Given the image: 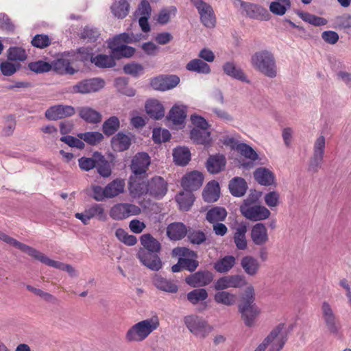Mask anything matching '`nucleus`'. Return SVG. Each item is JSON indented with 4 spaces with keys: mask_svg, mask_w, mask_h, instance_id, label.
I'll use <instances>...</instances> for the list:
<instances>
[{
    "mask_svg": "<svg viewBox=\"0 0 351 351\" xmlns=\"http://www.w3.org/2000/svg\"><path fill=\"white\" fill-rule=\"evenodd\" d=\"M160 326L159 318L157 315L143 319L132 326L125 333V340L128 342H141L156 330Z\"/></svg>",
    "mask_w": 351,
    "mask_h": 351,
    "instance_id": "nucleus-1",
    "label": "nucleus"
},
{
    "mask_svg": "<svg viewBox=\"0 0 351 351\" xmlns=\"http://www.w3.org/2000/svg\"><path fill=\"white\" fill-rule=\"evenodd\" d=\"M252 67L264 75L274 78L277 76V66L274 54L268 50L255 52L250 60Z\"/></svg>",
    "mask_w": 351,
    "mask_h": 351,
    "instance_id": "nucleus-2",
    "label": "nucleus"
},
{
    "mask_svg": "<svg viewBox=\"0 0 351 351\" xmlns=\"http://www.w3.org/2000/svg\"><path fill=\"white\" fill-rule=\"evenodd\" d=\"M141 34L123 33L115 36L109 43V47L112 50L113 57L120 59L122 58H130L133 56L135 50L133 47H129L124 43L136 42L141 39Z\"/></svg>",
    "mask_w": 351,
    "mask_h": 351,
    "instance_id": "nucleus-3",
    "label": "nucleus"
},
{
    "mask_svg": "<svg viewBox=\"0 0 351 351\" xmlns=\"http://www.w3.org/2000/svg\"><path fill=\"white\" fill-rule=\"evenodd\" d=\"M255 293L252 287H248L242 297L239 305V311L245 326L252 327L254 325L255 319L260 313V309L254 303Z\"/></svg>",
    "mask_w": 351,
    "mask_h": 351,
    "instance_id": "nucleus-4",
    "label": "nucleus"
},
{
    "mask_svg": "<svg viewBox=\"0 0 351 351\" xmlns=\"http://www.w3.org/2000/svg\"><path fill=\"white\" fill-rule=\"evenodd\" d=\"M256 199H245L240 206L241 214L247 219L253 221H262L269 218L270 211L265 207L257 205Z\"/></svg>",
    "mask_w": 351,
    "mask_h": 351,
    "instance_id": "nucleus-5",
    "label": "nucleus"
},
{
    "mask_svg": "<svg viewBox=\"0 0 351 351\" xmlns=\"http://www.w3.org/2000/svg\"><path fill=\"white\" fill-rule=\"evenodd\" d=\"M184 322L191 332L201 338L206 337L213 330L204 319L195 315L185 316Z\"/></svg>",
    "mask_w": 351,
    "mask_h": 351,
    "instance_id": "nucleus-6",
    "label": "nucleus"
},
{
    "mask_svg": "<svg viewBox=\"0 0 351 351\" xmlns=\"http://www.w3.org/2000/svg\"><path fill=\"white\" fill-rule=\"evenodd\" d=\"M105 86L104 80L98 77L82 80L70 88L72 93L89 94L95 93Z\"/></svg>",
    "mask_w": 351,
    "mask_h": 351,
    "instance_id": "nucleus-7",
    "label": "nucleus"
},
{
    "mask_svg": "<svg viewBox=\"0 0 351 351\" xmlns=\"http://www.w3.org/2000/svg\"><path fill=\"white\" fill-rule=\"evenodd\" d=\"M326 148V138L321 135L316 138L313 144V152L311 158L308 171L316 173L321 168Z\"/></svg>",
    "mask_w": 351,
    "mask_h": 351,
    "instance_id": "nucleus-8",
    "label": "nucleus"
},
{
    "mask_svg": "<svg viewBox=\"0 0 351 351\" xmlns=\"http://www.w3.org/2000/svg\"><path fill=\"white\" fill-rule=\"evenodd\" d=\"M199 14L201 23L208 28H213L216 24V17L212 6L203 0H191Z\"/></svg>",
    "mask_w": 351,
    "mask_h": 351,
    "instance_id": "nucleus-9",
    "label": "nucleus"
},
{
    "mask_svg": "<svg viewBox=\"0 0 351 351\" xmlns=\"http://www.w3.org/2000/svg\"><path fill=\"white\" fill-rule=\"evenodd\" d=\"M172 254L179 256L183 269L193 272L197 268L199 262L195 259L197 255L193 251L186 247H178L173 250Z\"/></svg>",
    "mask_w": 351,
    "mask_h": 351,
    "instance_id": "nucleus-10",
    "label": "nucleus"
},
{
    "mask_svg": "<svg viewBox=\"0 0 351 351\" xmlns=\"http://www.w3.org/2000/svg\"><path fill=\"white\" fill-rule=\"evenodd\" d=\"M321 310L322 318L327 330L332 334H337L341 325L330 304L328 302H324Z\"/></svg>",
    "mask_w": 351,
    "mask_h": 351,
    "instance_id": "nucleus-11",
    "label": "nucleus"
},
{
    "mask_svg": "<svg viewBox=\"0 0 351 351\" xmlns=\"http://www.w3.org/2000/svg\"><path fill=\"white\" fill-rule=\"evenodd\" d=\"M151 163L148 154L145 152L137 153L132 159L130 169L133 176H147V171Z\"/></svg>",
    "mask_w": 351,
    "mask_h": 351,
    "instance_id": "nucleus-12",
    "label": "nucleus"
},
{
    "mask_svg": "<svg viewBox=\"0 0 351 351\" xmlns=\"http://www.w3.org/2000/svg\"><path fill=\"white\" fill-rule=\"evenodd\" d=\"M141 208L131 204H117L111 208L110 216L115 220H121L141 213Z\"/></svg>",
    "mask_w": 351,
    "mask_h": 351,
    "instance_id": "nucleus-13",
    "label": "nucleus"
},
{
    "mask_svg": "<svg viewBox=\"0 0 351 351\" xmlns=\"http://www.w3.org/2000/svg\"><path fill=\"white\" fill-rule=\"evenodd\" d=\"M158 252H152L146 250H139L137 257L141 263L152 271H158L162 268V263Z\"/></svg>",
    "mask_w": 351,
    "mask_h": 351,
    "instance_id": "nucleus-14",
    "label": "nucleus"
},
{
    "mask_svg": "<svg viewBox=\"0 0 351 351\" xmlns=\"http://www.w3.org/2000/svg\"><path fill=\"white\" fill-rule=\"evenodd\" d=\"M237 2L245 12V15L251 19L257 20H268V11L263 7L250 3H246L241 0Z\"/></svg>",
    "mask_w": 351,
    "mask_h": 351,
    "instance_id": "nucleus-15",
    "label": "nucleus"
},
{
    "mask_svg": "<svg viewBox=\"0 0 351 351\" xmlns=\"http://www.w3.org/2000/svg\"><path fill=\"white\" fill-rule=\"evenodd\" d=\"M75 113V108L71 106L56 105L50 107L45 111V117L51 121L71 117Z\"/></svg>",
    "mask_w": 351,
    "mask_h": 351,
    "instance_id": "nucleus-16",
    "label": "nucleus"
},
{
    "mask_svg": "<svg viewBox=\"0 0 351 351\" xmlns=\"http://www.w3.org/2000/svg\"><path fill=\"white\" fill-rule=\"evenodd\" d=\"M245 279L241 275H232L221 277L215 284L216 290H223L228 288H239L246 285Z\"/></svg>",
    "mask_w": 351,
    "mask_h": 351,
    "instance_id": "nucleus-17",
    "label": "nucleus"
},
{
    "mask_svg": "<svg viewBox=\"0 0 351 351\" xmlns=\"http://www.w3.org/2000/svg\"><path fill=\"white\" fill-rule=\"evenodd\" d=\"M204 176L198 171H193L185 174L181 182L182 186L186 191H192L199 189L203 183Z\"/></svg>",
    "mask_w": 351,
    "mask_h": 351,
    "instance_id": "nucleus-18",
    "label": "nucleus"
},
{
    "mask_svg": "<svg viewBox=\"0 0 351 351\" xmlns=\"http://www.w3.org/2000/svg\"><path fill=\"white\" fill-rule=\"evenodd\" d=\"M213 275L208 271H199L186 277V284L193 287H204L210 284Z\"/></svg>",
    "mask_w": 351,
    "mask_h": 351,
    "instance_id": "nucleus-19",
    "label": "nucleus"
},
{
    "mask_svg": "<svg viewBox=\"0 0 351 351\" xmlns=\"http://www.w3.org/2000/svg\"><path fill=\"white\" fill-rule=\"evenodd\" d=\"M180 82L177 75L160 76L152 79L151 85L155 90H167L176 87Z\"/></svg>",
    "mask_w": 351,
    "mask_h": 351,
    "instance_id": "nucleus-20",
    "label": "nucleus"
},
{
    "mask_svg": "<svg viewBox=\"0 0 351 351\" xmlns=\"http://www.w3.org/2000/svg\"><path fill=\"white\" fill-rule=\"evenodd\" d=\"M145 177L139 176H131L129 182V190L131 195L135 197H140L148 193V184L144 180Z\"/></svg>",
    "mask_w": 351,
    "mask_h": 351,
    "instance_id": "nucleus-21",
    "label": "nucleus"
},
{
    "mask_svg": "<svg viewBox=\"0 0 351 351\" xmlns=\"http://www.w3.org/2000/svg\"><path fill=\"white\" fill-rule=\"evenodd\" d=\"M148 193L153 196H165L167 191V182L160 176H155L147 182Z\"/></svg>",
    "mask_w": 351,
    "mask_h": 351,
    "instance_id": "nucleus-22",
    "label": "nucleus"
},
{
    "mask_svg": "<svg viewBox=\"0 0 351 351\" xmlns=\"http://www.w3.org/2000/svg\"><path fill=\"white\" fill-rule=\"evenodd\" d=\"M0 239L3 242L20 250L21 252L27 254L34 258H35L36 254H38V250L36 249L18 241L15 239L10 237L1 231H0Z\"/></svg>",
    "mask_w": 351,
    "mask_h": 351,
    "instance_id": "nucleus-23",
    "label": "nucleus"
},
{
    "mask_svg": "<svg viewBox=\"0 0 351 351\" xmlns=\"http://www.w3.org/2000/svg\"><path fill=\"white\" fill-rule=\"evenodd\" d=\"M251 239L256 245H265L268 241L267 230L263 223H258L252 227Z\"/></svg>",
    "mask_w": 351,
    "mask_h": 351,
    "instance_id": "nucleus-24",
    "label": "nucleus"
},
{
    "mask_svg": "<svg viewBox=\"0 0 351 351\" xmlns=\"http://www.w3.org/2000/svg\"><path fill=\"white\" fill-rule=\"evenodd\" d=\"M226 160L223 155L210 156L206 161V169L212 174H216L224 169Z\"/></svg>",
    "mask_w": 351,
    "mask_h": 351,
    "instance_id": "nucleus-25",
    "label": "nucleus"
},
{
    "mask_svg": "<svg viewBox=\"0 0 351 351\" xmlns=\"http://www.w3.org/2000/svg\"><path fill=\"white\" fill-rule=\"evenodd\" d=\"M35 259L40 261L46 265L66 271L71 276L75 274V269L71 265L51 260L40 251H38V254H36Z\"/></svg>",
    "mask_w": 351,
    "mask_h": 351,
    "instance_id": "nucleus-26",
    "label": "nucleus"
},
{
    "mask_svg": "<svg viewBox=\"0 0 351 351\" xmlns=\"http://www.w3.org/2000/svg\"><path fill=\"white\" fill-rule=\"evenodd\" d=\"M153 284L158 289L165 292L175 293L178 291V287L175 283L159 274L154 275Z\"/></svg>",
    "mask_w": 351,
    "mask_h": 351,
    "instance_id": "nucleus-27",
    "label": "nucleus"
},
{
    "mask_svg": "<svg viewBox=\"0 0 351 351\" xmlns=\"http://www.w3.org/2000/svg\"><path fill=\"white\" fill-rule=\"evenodd\" d=\"M190 137L194 143L205 146L210 145L211 142L210 132L209 131V128H193L190 132Z\"/></svg>",
    "mask_w": 351,
    "mask_h": 351,
    "instance_id": "nucleus-28",
    "label": "nucleus"
},
{
    "mask_svg": "<svg viewBox=\"0 0 351 351\" xmlns=\"http://www.w3.org/2000/svg\"><path fill=\"white\" fill-rule=\"evenodd\" d=\"M223 71L227 75L232 78L241 82H249L243 70L239 66H237L234 62H226L223 65Z\"/></svg>",
    "mask_w": 351,
    "mask_h": 351,
    "instance_id": "nucleus-29",
    "label": "nucleus"
},
{
    "mask_svg": "<svg viewBox=\"0 0 351 351\" xmlns=\"http://www.w3.org/2000/svg\"><path fill=\"white\" fill-rule=\"evenodd\" d=\"M145 110L147 114L154 119H160L165 115L162 104L156 99H150L146 102Z\"/></svg>",
    "mask_w": 351,
    "mask_h": 351,
    "instance_id": "nucleus-30",
    "label": "nucleus"
},
{
    "mask_svg": "<svg viewBox=\"0 0 351 351\" xmlns=\"http://www.w3.org/2000/svg\"><path fill=\"white\" fill-rule=\"evenodd\" d=\"M241 266L247 275L254 276L258 274L261 265L256 258L248 255L241 258Z\"/></svg>",
    "mask_w": 351,
    "mask_h": 351,
    "instance_id": "nucleus-31",
    "label": "nucleus"
},
{
    "mask_svg": "<svg viewBox=\"0 0 351 351\" xmlns=\"http://www.w3.org/2000/svg\"><path fill=\"white\" fill-rule=\"evenodd\" d=\"M111 145L114 151L123 152L129 149L131 138L128 135L121 132L112 138Z\"/></svg>",
    "mask_w": 351,
    "mask_h": 351,
    "instance_id": "nucleus-32",
    "label": "nucleus"
},
{
    "mask_svg": "<svg viewBox=\"0 0 351 351\" xmlns=\"http://www.w3.org/2000/svg\"><path fill=\"white\" fill-rule=\"evenodd\" d=\"M186 233L185 225L180 222L171 223L167 228V234L171 240H180L186 236Z\"/></svg>",
    "mask_w": 351,
    "mask_h": 351,
    "instance_id": "nucleus-33",
    "label": "nucleus"
},
{
    "mask_svg": "<svg viewBox=\"0 0 351 351\" xmlns=\"http://www.w3.org/2000/svg\"><path fill=\"white\" fill-rule=\"evenodd\" d=\"M125 183L121 178H117L105 187V197H115L124 191Z\"/></svg>",
    "mask_w": 351,
    "mask_h": 351,
    "instance_id": "nucleus-34",
    "label": "nucleus"
},
{
    "mask_svg": "<svg viewBox=\"0 0 351 351\" xmlns=\"http://www.w3.org/2000/svg\"><path fill=\"white\" fill-rule=\"evenodd\" d=\"M140 241L143 247L139 250H146L149 252L160 253L161 250V244L150 234H144L141 235Z\"/></svg>",
    "mask_w": 351,
    "mask_h": 351,
    "instance_id": "nucleus-35",
    "label": "nucleus"
},
{
    "mask_svg": "<svg viewBox=\"0 0 351 351\" xmlns=\"http://www.w3.org/2000/svg\"><path fill=\"white\" fill-rule=\"evenodd\" d=\"M230 193L234 197H241L244 195L247 186L245 180L239 177L232 178L228 184Z\"/></svg>",
    "mask_w": 351,
    "mask_h": 351,
    "instance_id": "nucleus-36",
    "label": "nucleus"
},
{
    "mask_svg": "<svg viewBox=\"0 0 351 351\" xmlns=\"http://www.w3.org/2000/svg\"><path fill=\"white\" fill-rule=\"evenodd\" d=\"M255 180L261 185L269 186L274 182V175L268 169L260 167L254 173Z\"/></svg>",
    "mask_w": 351,
    "mask_h": 351,
    "instance_id": "nucleus-37",
    "label": "nucleus"
},
{
    "mask_svg": "<svg viewBox=\"0 0 351 351\" xmlns=\"http://www.w3.org/2000/svg\"><path fill=\"white\" fill-rule=\"evenodd\" d=\"M247 228L245 223H241L235 230L234 234V241L237 247L240 250H244L247 248V243L245 237Z\"/></svg>",
    "mask_w": 351,
    "mask_h": 351,
    "instance_id": "nucleus-38",
    "label": "nucleus"
},
{
    "mask_svg": "<svg viewBox=\"0 0 351 351\" xmlns=\"http://www.w3.org/2000/svg\"><path fill=\"white\" fill-rule=\"evenodd\" d=\"M95 156V160L97 159L95 166L97 173L104 178L110 177L112 174V166L110 162L100 152Z\"/></svg>",
    "mask_w": 351,
    "mask_h": 351,
    "instance_id": "nucleus-39",
    "label": "nucleus"
},
{
    "mask_svg": "<svg viewBox=\"0 0 351 351\" xmlns=\"http://www.w3.org/2000/svg\"><path fill=\"white\" fill-rule=\"evenodd\" d=\"M186 117V106L175 105L169 112V119L174 125H181L184 122Z\"/></svg>",
    "mask_w": 351,
    "mask_h": 351,
    "instance_id": "nucleus-40",
    "label": "nucleus"
},
{
    "mask_svg": "<svg viewBox=\"0 0 351 351\" xmlns=\"http://www.w3.org/2000/svg\"><path fill=\"white\" fill-rule=\"evenodd\" d=\"M173 157L176 165L185 166L191 160V152L186 147H177L173 150Z\"/></svg>",
    "mask_w": 351,
    "mask_h": 351,
    "instance_id": "nucleus-41",
    "label": "nucleus"
},
{
    "mask_svg": "<svg viewBox=\"0 0 351 351\" xmlns=\"http://www.w3.org/2000/svg\"><path fill=\"white\" fill-rule=\"evenodd\" d=\"M186 69L189 71L196 72L198 73L208 74L210 73V66L201 59L195 58L189 61Z\"/></svg>",
    "mask_w": 351,
    "mask_h": 351,
    "instance_id": "nucleus-42",
    "label": "nucleus"
},
{
    "mask_svg": "<svg viewBox=\"0 0 351 351\" xmlns=\"http://www.w3.org/2000/svg\"><path fill=\"white\" fill-rule=\"evenodd\" d=\"M80 116L86 122L97 123L101 120V114L89 107H83L79 111Z\"/></svg>",
    "mask_w": 351,
    "mask_h": 351,
    "instance_id": "nucleus-43",
    "label": "nucleus"
},
{
    "mask_svg": "<svg viewBox=\"0 0 351 351\" xmlns=\"http://www.w3.org/2000/svg\"><path fill=\"white\" fill-rule=\"evenodd\" d=\"M129 9L130 4L127 0L115 1L111 6L112 12L119 19L125 18L129 13Z\"/></svg>",
    "mask_w": 351,
    "mask_h": 351,
    "instance_id": "nucleus-44",
    "label": "nucleus"
},
{
    "mask_svg": "<svg viewBox=\"0 0 351 351\" xmlns=\"http://www.w3.org/2000/svg\"><path fill=\"white\" fill-rule=\"evenodd\" d=\"M235 260L233 256H226L215 263L214 268L219 273H226L234 267Z\"/></svg>",
    "mask_w": 351,
    "mask_h": 351,
    "instance_id": "nucleus-45",
    "label": "nucleus"
},
{
    "mask_svg": "<svg viewBox=\"0 0 351 351\" xmlns=\"http://www.w3.org/2000/svg\"><path fill=\"white\" fill-rule=\"evenodd\" d=\"M120 128V121L118 117L115 116L110 117L106 120L102 125V130L106 136L114 134Z\"/></svg>",
    "mask_w": 351,
    "mask_h": 351,
    "instance_id": "nucleus-46",
    "label": "nucleus"
},
{
    "mask_svg": "<svg viewBox=\"0 0 351 351\" xmlns=\"http://www.w3.org/2000/svg\"><path fill=\"white\" fill-rule=\"evenodd\" d=\"M77 137L93 146L98 145L104 139V135L99 132L80 133L77 134Z\"/></svg>",
    "mask_w": 351,
    "mask_h": 351,
    "instance_id": "nucleus-47",
    "label": "nucleus"
},
{
    "mask_svg": "<svg viewBox=\"0 0 351 351\" xmlns=\"http://www.w3.org/2000/svg\"><path fill=\"white\" fill-rule=\"evenodd\" d=\"M90 61L99 68H110L115 65V61L112 56L99 54L96 56H91Z\"/></svg>",
    "mask_w": 351,
    "mask_h": 351,
    "instance_id": "nucleus-48",
    "label": "nucleus"
},
{
    "mask_svg": "<svg viewBox=\"0 0 351 351\" xmlns=\"http://www.w3.org/2000/svg\"><path fill=\"white\" fill-rule=\"evenodd\" d=\"M227 216V212L225 208L221 207H215L208 211L206 213V219L212 223L223 221Z\"/></svg>",
    "mask_w": 351,
    "mask_h": 351,
    "instance_id": "nucleus-49",
    "label": "nucleus"
},
{
    "mask_svg": "<svg viewBox=\"0 0 351 351\" xmlns=\"http://www.w3.org/2000/svg\"><path fill=\"white\" fill-rule=\"evenodd\" d=\"M203 197H219L220 186L218 182L211 180L205 186L203 193Z\"/></svg>",
    "mask_w": 351,
    "mask_h": 351,
    "instance_id": "nucleus-50",
    "label": "nucleus"
},
{
    "mask_svg": "<svg viewBox=\"0 0 351 351\" xmlns=\"http://www.w3.org/2000/svg\"><path fill=\"white\" fill-rule=\"evenodd\" d=\"M207 298L208 293L204 289H196L187 293V300L193 304H197Z\"/></svg>",
    "mask_w": 351,
    "mask_h": 351,
    "instance_id": "nucleus-51",
    "label": "nucleus"
},
{
    "mask_svg": "<svg viewBox=\"0 0 351 351\" xmlns=\"http://www.w3.org/2000/svg\"><path fill=\"white\" fill-rule=\"evenodd\" d=\"M215 301L218 304L230 306L235 303L236 296L227 291H219L215 295Z\"/></svg>",
    "mask_w": 351,
    "mask_h": 351,
    "instance_id": "nucleus-52",
    "label": "nucleus"
},
{
    "mask_svg": "<svg viewBox=\"0 0 351 351\" xmlns=\"http://www.w3.org/2000/svg\"><path fill=\"white\" fill-rule=\"evenodd\" d=\"M99 154V152H93L92 157H82L78 159L79 167L81 169L88 171L95 167L97 159L95 160V155Z\"/></svg>",
    "mask_w": 351,
    "mask_h": 351,
    "instance_id": "nucleus-53",
    "label": "nucleus"
},
{
    "mask_svg": "<svg viewBox=\"0 0 351 351\" xmlns=\"http://www.w3.org/2000/svg\"><path fill=\"white\" fill-rule=\"evenodd\" d=\"M8 58L12 61H24L27 58V54L22 47H12L8 51Z\"/></svg>",
    "mask_w": 351,
    "mask_h": 351,
    "instance_id": "nucleus-54",
    "label": "nucleus"
},
{
    "mask_svg": "<svg viewBox=\"0 0 351 351\" xmlns=\"http://www.w3.org/2000/svg\"><path fill=\"white\" fill-rule=\"evenodd\" d=\"M86 210L90 219L96 217L100 221H106L107 219L104 208L101 204H94Z\"/></svg>",
    "mask_w": 351,
    "mask_h": 351,
    "instance_id": "nucleus-55",
    "label": "nucleus"
},
{
    "mask_svg": "<svg viewBox=\"0 0 351 351\" xmlns=\"http://www.w3.org/2000/svg\"><path fill=\"white\" fill-rule=\"evenodd\" d=\"M117 238L123 243L129 246H133L137 243V239L134 235L128 234L122 228H118L115 232Z\"/></svg>",
    "mask_w": 351,
    "mask_h": 351,
    "instance_id": "nucleus-56",
    "label": "nucleus"
},
{
    "mask_svg": "<svg viewBox=\"0 0 351 351\" xmlns=\"http://www.w3.org/2000/svg\"><path fill=\"white\" fill-rule=\"evenodd\" d=\"M54 69L60 73H65L69 74H73L75 69L71 66V64L69 60L60 58L58 59L54 62Z\"/></svg>",
    "mask_w": 351,
    "mask_h": 351,
    "instance_id": "nucleus-57",
    "label": "nucleus"
},
{
    "mask_svg": "<svg viewBox=\"0 0 351 351\" xmlns=\"http://www.w3.org/2000/svg\"><path fill=\"white\" fill-rule=\"evenodd\" d=\"M283 328L282 325H278L276 326L269 335L264 339L262 343H261L256 349L259 351H265L267 347L270 344L271 342L274 341V339L281 332Z\"/></svg>",
    "mask_w": 351,
    "mask_h": 351,
    "instance_id": "nucleus-58",
    "label": "nucleus"
},
{
    "mask_svg": "<svg viewBox=\"0 0 351 351\" xmlns=\"http://www.w3.org/2000/svg\"><path fill=\"white\" fill-rule=\"evenodd\" d=\"M99 32L94 27H85L80 34V38L87 42H95L99 38Z\"/></svg>",
    "mask_w": 351,
    "mask_h": 351,
    "instance_id": "nucleus-59",
    "label": "nucleus"
},
{
    "mask_svg": "<svg viewBox=\"0 0 351 351\" xmlns=\"http://www.w3.org/2000/svg\"><path fill=\"white\" fill-rule=\"evenodd\" d=\"M28 68L34 73H43L49 71L51 69V66L47 62L38 60L29 63Z\"/></svg>",
    "mask_w": 351,
    "mask_h": 351,
    "instance_id": "nucleus-60",
    "label": "nucleus"
},
{
    "mask_svg": "<svg viewBox=\"0 0 351 351\" xmlns=\"http://www.w3.org/2000/svg\"><path fill=\"white\" fill-rule=\"evenodd\" d=\"M153 141L156 143H160L161 142H167L171 138V134L169 130L161 128H155L153 130L152 134Z\"/></svg>",
    "mask_w": 351,
    "mask_h": 351,
    "instance_id": "nucleus-61",
    "label": "nucleus"
},
{
    "mask_svg": "<svg viewBox=\"0 0 351 351\" xmlns=\"http://www.w3.org/2000/svg\"><path fill=\"white\" fill-rule=\"evenodd\" d=\"M51 39L47 35L37 34L32 40V45L37 48L44 49L51 45Z\"/></svg>",
    "mask_w": 351,
    "mask_h": 351,
    "instance_id": "nucleus-62",
    "label": "nucleus"
},
{
    "mask_svg": "<svg viewBox=\"0 0 351 351\" xmlns=\"http://www.w3.org/2000/svg\"><path fill=\"white\" fill-rule=\"evenodd\" d=\"M237 150L241 153V155L252 160L254 161L258 158L256 152L247 144L241 143L238 145Z\"/></svg>",
    "mask_w": 351,
    "mask_h": 351,
    "instance_id": "nucleus-63",
    "label": "nucleus"
},
{
    "mask_svg": "<svg viewBox=\"0 0 351 351\" xmlns=\"http://www.w3.org/2000/svg\"><path fill=\"white\" fill-rule=\"evenodd\" d=\"M20 64H13L5 61L0 64V70L5 76H11L20 68Z\"/></svg>",
    "mask_w": 351,
    "mask_h": 351,
    "instance_id": "nucleus-64",
    "label": "nucleus"
}]
</instances>
